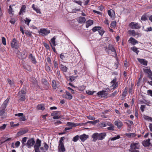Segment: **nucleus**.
Here are the masks:
<instances>
[{
    "label": "nucleus",
    "mask_w": 152,
    "mask_h": 152,
    "mask_svg": "<svg viewBox=\"0 0 152 152\" xmlns=\"http://www.w3.org/2000/svg\"><path fill=\"white\" fill-rule=\"evenodd\" d=\"M137 60L141 64L144 65L146 66L147 65L148 61L144 59L138 58Z\"/></svg>",
    "instance_id": "21"
},
{
    "label": "nucleus",
    "mask_w": 152,
    "mask_h": 152,
    "mask_svg": "<svg viewBox=\"0 0 152 152\" xmlns=\"http://www.w3.org/2000/svg\"><path fill=\"white\" fill-rule=\"evenodd\" d=\"M45 69L48 72H49L50 71V67L48 64H46L45 66Z\"/></svg>",
    "instance_id": "60"
},
{
    "label": "nucleus",
    "mask_w": 152,
    "mask_h": 152,
    "mask_svg": "<svg viewBox=\"0 0 152 152\" xmlns=\"http://www.w3.org/2000/svg\"><path fill=\"white\" fill-rule=\"evenodd\" d=\"M99 120H96L94 121H88L87 122V123H90V124H93L94 125V124H96L97 123L99 122Z\"/></svg>",
    "instance_id": "44"
},
{
    "label": "nucleus",
    "mask_w": 152,
    "mask_h": 152,
    "mask_svg": "<svg viewBox=\"0 0 152 152\" xmlns=\"http://www.w3.org/2000/svg\"><path fill=\"white\" fill-rule=\"evenodd\" d=\"M79 137V136L77 135L73 138L72 140L75 142H77L78 140Z\"/></svg>",
    "instance_id": "52"
},
{
    "label": "nucleus",
    "mask_w": 152,
    "mask_h": 152,
    "mask_svg": "<svg viewBox=\"0 0 152 152\" xmlns=\"http://www.w3.org/2000/svg\"><path fill=\"white\" fill-rule=\"evenodd\" d=\"M25 33L27 36L31 37L32 36L31 32L28 30H25Z\"/></svg>",
    "instance_id": "43"
},
{
    "label": "nucleus",
    "mask_w": 152,
    "mask_h": 152,
    "mask_svg": "<svg viewBox=\"0 0 152 152\" xmlns=\"http://www.w3.org/2000/svg\"><path fill=\"white\" fill-rule=\"evenodd\" d=\"M88 135H86L85 134H83L79 136V138L82 142H84L88 138Z\"/></svg>",
    "instance_id": "14"
},
{
    "label": "nucleus",
    "mask_w": 152,
    "mask_h": 152,
    "mask_svg": "<svg viewBox=\"0 0 152 152\" xmlns=\"http://www.w3.org/2000/svg\"><path fill=\"white\" fill-rule=\"evenodd\" d=\"M60 57L61 60H64L65 58V56H64V53H62L61 54H60Z\"/></svg>",
    "instance_id": "63"
},
{
    "label": "nucleus",
    "mask_w": 152,
    "mask_h": 152,
    "mask_svg": "<svg viewBox=\"0 0 152 152\" xmlns=\"http://www.w3.org/2000/svg\"><path fill=\"white\" fill-rule=\"evenodd\" d=\"M120 137H121L119 135H118L117 136L110 138V139L111 140L114 141L117 139H119Z\"/></svg>",
    "instance_id": "45"
},
{
    "label": "nucleus",
    "mask_w": 152,
    "mask_h": 152,
    "mask_svg": "<svg viewBox=\"0 0 152 152\" xmlns=\"http://www.w3.org/2000/svg\"><path fill=\"white\" fill-rule=\"evenodd\" d=\"M143 71L148 75V77L152 80V71L150 69H143Z\"/></svg>",
    "instance_id": "9"
},
{
    "label": "nucleus",
    "mask_w": 152,
    "mask_h": 152,
    "mask_svg": "<svg viewBox=\"0 0 152 152\" xmlns=\"http://www.w3.org/2000/svg\"><path fill=\"white\" fill-rule=\"evenodd\" d=\"M130 147V149L129 150L130 152H139L138 150L140 148L139 143L132 142Z\"/></svg>",
    "instance_id": "2"
},
{
    "label": "nucleus",
    "mask_w": 152,
    "mask_h": 152,
    "mask_svg": "<svg viewBox=\"0 0 152 152\" xmlns=\"http://www.w3.org/2000/svg\"><path fill=\"white\" fill-rule=\"evenodd\" d=\"M93 32H95L97 31H98V32L100 35L102 36L105 31L103 30V29H92Z\"/></svg>",
    "instance_id": "27"
},
{
    "label": "nucleus",
    "mask_w": 152,
    "mask_h": 152,
    "mask_svg": "<svg viewBox=\"0 0 152 152\" xmlns=\"http://www.w3.org/2000/svg\"><path fill=\"white\" fill-rule=\"evenodd\" d=\"M116 22L115 21H112L110 27L112 28H115L116 26Z\"/></svg>",
    "instance_id": "42"
},
{
    "label": "nucleus",
    "mask_w": 152,
    "mask_h": 152,
    "mask_svg": "<svg viewBox=\"0 0 152 152\" xmlns=\"http://www.w3.org/2000/svg\"><path fill=\"white\" fill-rule=\"evenodd\" d=\"M77 21L79 23H82L86 22V19L84 17H80L78 18Z\"/></svg>",
    "instance_id": "26"
},
{
    "label": "nucleus",
    "mask_w": 152,
    "mask_h": 152,
    "mask_svg": "<svg viewBox=\"0 0 152 152\" xmlns=\"http://www.w3.org/2000/svg\"><path fill=\"white\" fill-rule=\"evenodd\" d=\"M112 87H113V89H115V88H117L118 86V83H113V84L112 85Z\"/></svg>",
    "instance_id": "58"
},
{
    "label": "nucleus",
    "mask_w": 152,
    "mask_h": 152,
    "mask_svg": "<svg viewBox=\"0 0 152 152\" xmlns=\"http://www.w3.org/2000/svg\"><path fill=\"white\" fill-rule=\"evenodd\" d=\"M10 125L11 127H15L19 125V124L18 123L16 124H15L14 122L12 121L10 123Z\"/></svg>",
    "instance_id": "53"
},
{
    "label": "nucleus",
    "mask_w": 152,
    "mask_h": 152,
    "mask_svg": "<svg viewBox=\"0 0 152 152\" xmlns=\"http://www.w3.org/2000/svg\"><path fill=\"white\" fill-rule=\"evenodd\" d=\"M150 139H148L146 140H145L142 141V144L145 147L149 146L151 144V143L150 142Z\"/></svg>",
    "instance_id": "17"
},
{
    "label": "nucleus",
    "mask_w": 152,
    "mask_h": 152,
    "mask_svg": "<svg viewBox=\"0 0 152 152\" xmlns=\"http://www.w3.org/2000/svg\"><path fill=\"white\" fill-rule=\"evenodd\" d=\"M26 93V90L24 87H23L21 90L18 92V97L21 101H24L25 100Z\"/></svg>",
    "instance_id": "1"
},
{
    "label": "nucleus",
    "mask_w": 152,
    "mask_h": 152,
    "mask_svg": "<svg viewBox=\"0 0 152 152\" xmlns=\"http://www.w3.org/2000/svg\"><path fill=\"white\" fill-rule=\"evenodd\" d=\"M2 42L4 45H6V39L4 37H3L2 38Z\"/></svg>",
    "instance_id": "56"
},
{
    "label": "nucleus",
    "mask_w": 152,
    "mask_h": 152,
    "mask_svg": "<svg viewBox=\"0 0 152 152\" xmlns=\"http://www.w3.org/2000/svg\"><path fill=\"white\" fill-rule=\"evenodd\" d=\"M80 124H75L74 123L68 122L67 124V125L69 126H70L71 127H76L77 126H78Z\"/></svg>",
    "instance_id": "29"
},
{
    "label": "nucleus",
    "mask_w": 152,
    "mask_h": 152,
    "mask_svg": "<svg viewBox=\"0 0 152 152\" xmlns=\"http://www.w3.org/2000/svg\"><path fill=\"white\" fill-rule=\"evenodd\" d=\"M11 47L15 49H18L19 47V42L15 38H13L12 41Z\"/></svg>",
    "instance_id": "6"
},
{
    "label": "nucleus",
    "mask_w": 152,
    "mask_h": 152,
    "mask_svg": "<svg viewBox=\"0 0 152 152\" xmlns=\"http://www.w3.org/2000/svg\"><path fill=\"white\" fill-rule=\"evenodd\" d=\"M59 112L58 111H54L51 114V116H53V118L54 119H58L61 118V117L58 115Z\"/></svg>",
    "instance_id": "11"
},
{
    "label": "nucleus",
    "mask_w": 152,
    "mask_h": 152,
    "mask_svg": "<svg viewBox=\"0 0 152 152\" xmlns=\"http://www.w3.org/2000/svg\"><path fill=\"white\" fill-rule=\"evenodd\" d=\"M31 21V20L28 19V18H26V20H25V23L28 25L29 23Z\"/></svg>",
    "instance_id": "59"
},
{
    "label": "nucleus",
    "mask_w": 152,
    "mask_h": 152,
    "mask_svg": "<svg viewBox=\"0 0 152 152\" xmlns=\"http://www.w3.org/2000/svg\"><path fill=\"white\" fill-rule=\"evenodd\" d=\"M26 117L24 115H23L19 118V120L20 121H24L26 120Z\"/></svg>",
    "instance_id": "55"
},
{
    "label": "nucleus",
    "mask_w": 152,
    "mask_h": 152,
    "mask_svg": "<svg viewBox=\"0 0 152 152\" xmlns=\"http://www.w3.org/2000/svg\"><path fill=\"white\" fill-rule=\"evenodd\" d=\"M29 58L32 61V63L35 64L37 62L36 61L35 57L33 56L32 54H30L28 56Z\"/></svg>",
    "instance_id": "22"
},
{
    "label": "nucleus",
    "mask_w": 152,
    "mask_h": 152,
    "mask_svg": "<svg viewBox=\"0 0 152 152\" xmlns=\"http://www.w3.org/2000/svg\"><path fill=\"white\" fill-rule=\"evenodd\" d=\"M147 18L146 17V15L145 14L142 15L141 18V20L144 21L147 20Z\"/></svg>",
    "instance_id": "46"
},
{
    "label": "nucleus",
    "mask_w": 152,
    "mask_h": 152,
    "mask_svg": "<svg viewBox=\"0 0 152 152\" xmlns=\"http://www.w3.org/2000/svg\"><path fill=\"white\" fill-rule=\"evenodd\" d=\"M32 8L34 10L36 11L37 13H39V14L41 13V12L40 10L38 8L35 7L34 4H33L32 5Z\"/></svg>",
    "instance_id": "37"
},
{
    "label": "nucleus",
    "mask_w": 152,
    "mask_h": 152,
    "mask_svg": "<svg viewBox=\"0 0 152 152\" xmlns=\"http://www.w3.org/2000/svg\"><path fill=\"white\" fill-rule=\"evenodd\" d=\"M42 82L45 89H48L49 88L50 86L46 80L42 79Z\"/></svg>",
    "instance_id": "13"
},
{
    "label": "nucleus",
    "mask_w": 152,
    "mask_h": 152,
    "mask_svg": "<svg viewBox=\"0 0 152 152\" xmlns=\"http://www.w3.org/2000/svg\"><path fill=\"white\" fill-rule=\"evenodd\" d=\"M144 119L147 120H148V121H152V118L149 117L148 116H145L144 117Z\"/></svg>",
    "instance_id": "49"
},
{
    "label": "nucleus",
    "mask_w": 152,
    "mask_h": 152,
    "mask_svg": "<svg viewBox=\"0 0 152 152\" xmlns=\"http://www.w3.org/2000/svg\"><path fill=\"white\" fill-rule=\"evenodd\" d=\"M128 32L129 34L134 37L136 35H138L137 37H138L140 34L138 32H136L134 30H130Z\"/></svg>",
    "instance_id": "18"
},
{
    "label": "nucleus",
    "mask_w": 152,
    "mask_h": 152,
    "mask_svg": "<svg viewBox=\"0 0 152 152\" xmlns=\"http://www.w3.org/2000/svg\"><path fill=\"white\" fill-rule=\"evenodd\" d=\"M10 98V96H9L7 99L4 101L2 104V105L1 106V107H2L3 108H6L7 106V103L9 101V100Z\"/></svg>",
    "instance_id": "19"
},
{
    "label": "nucleus",
    "mask_w": 152,
    "mask_h": 152,
    "mask_svg": "<svg viewBox=\"0 0 152 152\" xmlns=\"http://www.w3.org/2000/svg\"><path fill=\"white\" fill-rule=\"evenodd\" d=\"M7 82L10 85L11 87L12 88H14L15 86L13 82L12 81L10 80L9 79H7Z\"/></svg>",
    "instance_id": "39"
},
{
    "label": "nucleus",
    "mask_w": 152,
    "mask_h": 152,
    "mask_svg": "<svg viewBox=\"0 0 152 152\" xmlns=\"http://www.w3.org/2000/svg\"><path fill=\"white\" fill-rule=\"evenodd\" d=\"M52 86L53 88L54 89H55L56 88V82L54 80H53L52 81Z\"/></svg>",
    "instance_id": "48"
},
{
    "label": "nucleus",
    "mask_w": 152,
    "mask_h": 152,
    "mask_svg": "<svg viewBox=\"0 0 152 152\" xmlns=\"http://www.w3.org/2000/svg\"><path fill=\"white\" fill-rule=\"evenodd\" d=\"M37 108L38 110H44L45 109L44 105L42 104H38Z\"/></svg>",
    "instance_id": "33"
},
{
    "label": "nucleus",
    "mask_w": 152,
    "mask_h": 152,
    "mask_svg": "<svg viewBox=\"0 0 152 152\" xmlns=\"http://www.w3.org/2000/svg\"><path fill=\"white\" fill-rule=\"evenodd\" d=\"M77 77H78V76H70L69 77V80L71 81V82H72L74 81Z\"/></svg>",
    "instance_id": "47"
},
{
    "label": "nucleus",
    "mask_w": 152,
    "mask_h": 152,
    "mask_svg": "<svg viewBox=\"0 0 152 152\" xmlns=\"http://www.w3.org/2000/svg\"><path fill=\"white\" fill-rule=\"evenodd\" d=\"M12 12H13L12 9L11 7V6L10 5L9 6V9L8 10V13L9 14H11L12 15Z\"/></svg>",
    "instance_id": "54"
},
{
    "label": "nucleus",
    "mask_w": 152,
    "mask_h": 152,
    "mask_svg": "<svg viewBox=\"0 0 152 152\" xmlns=\"http://www.w3.org/2000/svg\"><path fill=\"white\" fill-rule=\"evenodd\" d=\"M147 94L152 97V90H148L147 91Z\"/></svg>",
    "instance_id": "64"
},
{
    "label": "nucleus",
    "mask_w": 152,
    "mask_h": 152,
    "mask_svg": "<svg viewBox=\"0 0 152 152\" xmlns=\"http://www.w3.org/2000/svg\"><path fill=\"white\" fill-rule=\"evenodd\" d=\"M128 42L133 45H135L136 44H138V43L137 40L132 37H131L129 38L128 40Z\"/></svg>",
    "instance_id": "16"
},
{
    "label": "nucleus",
    "mask_w": 152,
    "mask_h": 152,
    "mask_svg": "<svg viewBox=\"0 0 152 152\" xmlns=\"http://www.w3.org/2000/svg\"><path fill=\"white\" fill-rule=\"evenodd\" d=\"M65 138L64 137H61L60 139L59 142V144H64L63 141L64 140V139Z\"/></svg>",
    "instance_id": "57"
},
{
    "label": "nucleus",
    "mask_w": 152,
    "mask_h": 152,
    "mask_svg": "<svg viewBox=\"0 0 152 152\" xmlns=\"http://www.w3.org/2000/svg\"><path fill=\"white\" fill-rule=\"evenodd\" d=\"M104 48H105V50L106 52L109 54V50H110L113 53L112 54L111 56L114 57H116L117 56V54L116 53V50L114 47V46L111 45L109 44L108 46V49H107V47H105Z\"/></svg>",
    "instance_id": "3"
},
{
    "label": "nucleus",
    "mask_w": 152,
    "mask_h": 152,
    "mask_svg": "<svg viewBox=\"0 0 152 152\" xmlns=\"http://www.w3.org/2000/svg\"><path fill=\"white\" fill-rule=\"evenodd\" d=\"M27 139V137H24L22 139V146H24L25 145V142H26V139Z\"/></svg>",
    "instance_id": "50"
},
{
    "label": "nucleus",
    "mask_w": 152,
    "mask_h": 152,
    "mask_svg": "<svg viewBox=\"0 0 152 152\" xmlns=\"http://www.w3.org/2000/svg\"><path fill=\"white\" fill-rule=\"evenodd\" d=\"M125 135L129 137H134L136 136V134L134 133H126Z\"/></svg>",
    "instance_id": "35"
},
{
    "label": "nucleus",
    "mask_w": 152,
    "mask_h": 152,
    "mask_svg": "<svg viewBox=\"0 0 152 152\" xmlns=\"http://www.w3.org/2000/svg\"><path fill=\"white\" fill-rule=\"evenodd\" d=\"M41 141L37 139L36 143L34 146V152H41L40 151V147L41 145Z\"/></svg>",
    "instance_id": "5"
},
{
    "label": "nucleus",
    "mask_w": 152,
    "mask_h": 152,
    "mask_svg": "<svg viewBox=\"0 0 152 152\" xmlns=\"http://www.w3.org/2000/svg\"><path fill=\"white\" fill-rule=\"evenodd\" d=\"M60 67L62 71L65 72H67L68 68L62 64H61L60 65Z\"/></svg>",
    "instance_id": "32"
},
{
    "label": "nucleus",
    "mask_w": 152,
    "mask_h": 152,
    "mask_svg": "<svg viewBox=\"0 0 152 152\" xmlns=\"http://www.w3.org/2000/svg\"><path fill=\"white\" fill-rule=\"evenodd\" d=\"M107 129L109 130L114 131L115 130L114 126L113 125L110 126V127H107Z\"/></svg>",
    "instance_id": "61"
},
{
    "label": "nucleus",
    "mask_w": 152,
    "mask_h": 152,
    "mask_svg": "<svg viewBox=\"0 0 152 152\" xmlns=\"http://www.w3.org/2000/svg\"><path fill=\"white\" fill-rule=\"evenodd\" d=\"M56 38V37L54 36L51 39H50L51 43H50L51 45H52V44H53L52 45L54 46H55L56 45L55 41Z\"/></svg>",
    "instance_id": "30"
},
{
    "label": "nucleus",
    "mask_w": 152,
    "mask_h": 152,
    "mask_svg": "<svg viewBox=\"0 0 152 152\" xmlns=\"http://www.w3.org/2000/svg\"><path fill=\"white\" fill-rule=\"evenodd\" d=\"M119 92V90L118 91H115L114 92L112 93L111 94H110V97L113 98L116 95L118 94V93Z\"/></svg>",
    "instance_id": "40"
},
{
    "label": "nucleus",
    "mask_w": 152,
    "mask_h": 152,
    "mask_svg": "<svg viewBox=\"0 0 152 152\" xmlns=\"http://www.w3.org/2000/svg\"><path fill=\"white\" fill-rule=\"evenodd\" d=\"M5 111V108H4L1 107H0V115L1 116H3L4 114Z\"/></svg>",
    "instance_id": "36"
},
{
    "label": "nucleus",
    "mask_w": 152,
    "mask_h": 152,
    "mask_svg": "<svg viewBox=\"0 0 152 152\" xmlns=\"http://www.w3.org/2000/svg\"><path fill=\"white\" fill-rule=\"evenodd\" d=\"M17 54L19 58L21 59H26L27 56V51L25 49L23 50L21 53L18 51Z\"/></svg>",
    "instance_id": "4"
},
{
    "label": "nucleus",
    "mask_w": 152,
    "mask_h": 152,
    "mask_svg": "<svg viewBox=\"0 0 152 152\" xmlns=\"http://www.w3.org/2000/svg\"><path fill=\"white\" fill-rule=\"evenodd\" d=\"M93 20H89L86 22V27L87 28H88L89 26L93 24Z\"/></svg>",
    "instance_id": "28"
},
{
    "label": "nucleus",
    "mask_w": 152,
    "mask_h": 152,
    "mask_svg": "<svg viewBox=\"0 0 152 152\" xmlns=\"http://www.w3.org/2000/svg\"><path fill=\"white\" fill-rule=\"evenodd\" d=\"M106 135V134L104 132L99 134L98 140H103L104 138Z\"/></svg>",
    "instance_id": "24"
},
{
    "label": "nucleus",
    "mask_w": 152,
    "mask_h": 152,
    "mask_svg": "<svg viewBox=\"0 0 152 152\" xmlns=\"http://www.w3.org/2000/svg\"><path fill=\"white\" fill-rule=\"evenodd\" d=\"M58 152H64L65 151L64 144H58Z\"/></svg>",
    "instance_id": "15"
},
{
    "label": "nucleus",
    "mask_w": 152,
    "mask_h": 152,
    "mask_svg": "<svg viewBox=\"0 0 152 152\" xmlns=\"http://www.w3.org/2000/svg\"><path fill=\"white\" fill-rule=\"evenodd\" d=\"M129 26L131 28H140L141 26L138 23L132 22L129 24Z\"/></svg>",
    "instance_id": "7"
},
{
    "label": "nucleus",
    "mask_w": 152,
    "mask_h": 152,
    "mask_svg": "<svg viewBox=\"0 0 152 152\" xmlns=\"http://www.w3.org/2000/svg\"><path fill=\"white\" fill-rule=\"evenodd\" d=\"M44 148L45 151H48L49 148V146L46 143H44Z\"/></svg>",
    "instance_id": "62"
},
{
    "label": "nucleus",
    "mask_w": 152,
    "mask_h": 152,
    "mask_svg": "<svg viewBox=\"0 0 152 152\" xmlns=\"http://www.w3.org/2000/svg\"><path fill=\"white\" fill-rule=\"evenodd\" d=\"M106 92V91L103 90L99 91L96 94L99 96V97H103L106 96L107 95Z\"/></svg>",
    "instance_id": "12"
},
{
    "label": "nucleus",
    "mask_w": 152,
    "mask_h": 152,
    "mask_svg": "<svg viewBox=\"0 0 152 152\" xmlns=\"http://www.w3.org/2000/svg\"><path fill=\"white\" fill-rule=\"evenodd\" d=\"M131 49L135 53L137 54H138L139 51L138 50V49L135 47H133L131 48Z\"/></svg>",
    "instance_id": "38"
},
{
    "label": "nucleus",
    "mask_w": 152,
    "mask_h": 152,
    "mask_svg": "<svg viewBox=\"0 0 152 152\" xmlns=\"http://www.w3.org/2000/svg\"><path fill=\"white\" fill-rule=\"evenodd\" d=\"M86 86L84 85H82L78 87V90L80 91H83L85 89Z\"/></svg>",
    "instance_id": "41"
},
{
    "label": "nucleus",
    "mask_w": 152,
    "mask_h": 152,
    "mask_svg": "<svg viewBox=\"0 0 152 152\" xmlns=\"http://www.w3.org/2000/svg\"><path fill=\"white\" fill-rule=\"evenodd\" d=\"M95 92V91H92L90 90H88L86 91V93L87 94L91 95H93L94 93Z\"/></svg>",
    "instance_id": "51"
},
{
    "label": "nucleus",
    "mask_w": 152,
    "mask_h": 152,
    "mask_svg": "<svg viewBox=\"0 0 152 152\" xmlns=\"http://www.w3.org/2000/svg\"><path fill=\"white\" fill-rule=\"evenodd\" d=\"M26 7L24 5H23L22 7H21L19 13V15H22L23 12H26Z\"/></svg>",
    "instance_id": "23"
},
{
    "label": "nucleus",
    "mask_w": 152,
    "mask_h": 152,
    "mask_svg": "<svg viewBox=\"0 0 152 152\" xmlns=\"http://www.w3.org/2000/svg\"><path fill=\"white\" fill-rule=\"evenodd\" d=\"M99 133H95L92 135V138L95 141L96 140H98Z\"/></svg>",
    "instance_id": "31"
},
{
    "label": "nucleus",
    "mask_w": 152,
    "mask_h": 152,
    "mask_svg": "<svg viewBox=\"0 0 152 152\" xmlns=\"http://www.w3.org/2000/svg\"><path fill=\"white\" fill-rule=\"evenodd\" d=\"M50 32V30L47 29H40L39 31V34L43 36L48 35Z\"/></svg>",
    "instance_id": "10"
},
{
    "label": "nucleus",
    "mask_w": 152,
    "mask_h": 152,
    "mask_svg": "<svg viewBox=\"0 0 152 152\" xmlns=\"http://www.w3.org/2000/svg\"><path fill=\"white\" fill-rule=\"evenodd\" d=\"M35 143L34 140L33 138L30 139L26 143V145L28 148H30L31 147L33 146Z\"/></svg>",
    "instance_id": "8"
},
{
    "label": "nucleus",
    "mask_w": 152,
    "mask_h": 152,
    "mask_svg": "<svg viewBox=\"0 0 152 152\" xmlns=\"http://www.w3.org/2000/svg\"><path fill=\"white\" fill-rule=\"evenodd\" d=\"M108 14L109 15L111 18H114L115 17L114 11L112 9L108 10Z\"/></svg>",
    "instance_id": "25"
},
{
    "label": "nucleus",
    "mask_w": 152,
    "mask_h": 152,
    "mask_svg": "<svg viewBox=\"0 0 152 152\" xmlns=\"http://www.w3.org/2000/svg\"><path fill=\"white\" fill-rule=\"evenodd\" d=\"M115 124L118 128H121L123 125L122 122L121 121L119 120H116L115 121Z\"/></svg>",
    "instance_id": "20"
},
{
    "label": "nucleus",
    "mask_w": 152,
    "mask_h": 152,
    "mask_svg": "<svg viewBox=\"0 0 152 152\" xmlns=\"http://www.w3.org/2000/svg\"><path fill=\"white\" fill-rule=\"evenodd\" d=\"M66 94L67 96L68 97H65V98L70 100L72 98V95L68 91H66Z\"/></svg>",
    "instance_id": "34"
}]
</instances>
